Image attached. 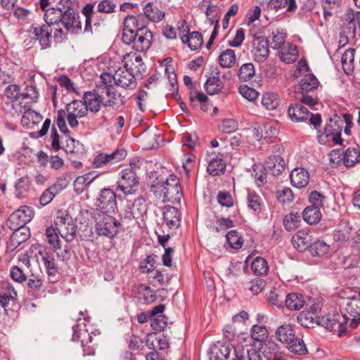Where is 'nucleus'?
I'll return each mask as SVG.
<instances>
[{"instance_id":"obj_14","label":"nucleus","mask_w":360,"mask_h":360,"mask_svg":"<svg viewBox=\"0 0 360 360\" xmlns=\"http://www.w3.org/2000/svg\"><path fill=\"white\" fill-rule=\"evenodd\" d=\"M72 340L80 341L83 347L84 356L92 355L95 352L94 345H89L92 342L93 338L86 330H79L77 326H72Z\"/></svg>"},{"instance_id":"obj_17","label":"nucleus","mask_w":360,"mask_h":360,"mask_svg":"<svg viewBox=\"0 0 360 360\" xmlns=\"http://www.w3.org/2000/svg\"><path fill=\"white\" fill-rule=\"evenodd\" d=\"M115 193L110 188H103L101 190L97 201L98 202V206L101 209H107L108 212H115L117 208Z\"/></svg>"},{"instance_id":"obj_7","label":"nucleus","mask_w":360,"mask_h":360,"mask_svg":"<svg viewBox=\"0 0 360 360\" xmlns=\"http://www.w3.org/2000/svg\"><path fill=\"white\" fill-rule=\"evenodd\" d=\"M26 34L28 38L25 39L24 42H27V45L38 40L43 48L50 46L51 30L48 29V26L44 25L40 27L32 24L26 30Z\"/></svg>"},{"instance_id":"obj_63","label":"nucleus","mask_w":360,"mask_h":360,"mask_svg":"<svg viewBox=\"0 0 360 360\" xmlns=\"http://www.w3.org/2000/svg\"><path fill=\"white\" fill-rule=\"evenodd\" d=\"M136 103L140 110L146 111L148 103V92L144 90L140 91L136 96Z\"/></svg>"},{"instance_id":"obj_33","label":"nucleus","mask_w":360,"mask_h":360,"mask_svg":"<svg viewBox=\"0 0 360 360\" xmlns=\"http://www.w3.org/2000/svg\"><path fill=\"white\" fill-rule=\"evenodd\" d=\"M181 39L183 43H187L191 50L199 49L203 41L202 35L198 32H193L188 35L184 34L181 37Z\"/></svg>"},{"instance_id":"obj_12","label":"nucleus","mask_w":360,"mask_h":360,"mask_svg":"<svg viewBox=\"0 0 360 360\" xmlns=\"http://www.w3.org/2000/svg\"><path fill=\"white\" fill-rule=\"evenodd\" d=\"M112 79L116 85L124 89H134L136 86L135 77L127 68V65L118 68L113 75Z\"/></svg>"},{"instance_id":"obj_37","label":"nucleus","mask_w":360,"mask_h":360,"mask_svg":"<svg viewBox=\"0 0 360 360\" xmlns=\"http://www.w3.org/2000/svg\"><path fill=\"white\" fill-rule=\"evenodd\" d=\"M354 50L349 49L342 56L341 61L344 72L350 75L354 71Z\"/></svg>"},{"instance_id":"obj_26","label":"nucleus","mask_w":360,"mask_h":360,"mask_svg":"<svg viewBox=\"0 0 360 360\" xmlns=\"http://www.w3.org/2000/svg\"><path fill=\"white\" fill-rule=\"evenodd\" d=\"M288 115L293 122L306 121L309 117V110L300 103L291 104L288 108Z\"/></svg>"},{"instance_id":"obj_40","label":"nucleus","mask_w":360,"mask_h":360,"mask_svg":"<svg viewBox=\"0 0 360 360\" xmlns=\"http://www.w3.org/2000/svg\"><path fill=\"white\" fill-rule=\"evenodd\" d=\"M42 120V117L35 111L30 109L24 110V127L32 129Z\"/></svg>"},{"instance_id":"obj_59","label":"nucleus","mask_w":360,"mask_h":360,"mask_svg":"<svg viewBox=\"0 0 360 360\" xmlns=\"http://www.w3.org/2000/svg\"><path fill=\"white\" fill-rule=\"evenodd\" d=\"M326 197L316 191L311 192L309 195V200L311 204V207H318V208H321L323 206Z\"/></svg>"},{"instance_id":"obj_45","label":"nucleus","mask_w":360,"mask_h":360,"mask_svg":"<svg viewBox=\"0 0 360 360\" xmlns=\"http://www.w3.org/2000/svg\"><path fill=\"white\" fill-rule=\"evenodd\" d=\"M300 222V216L297 213L290 212L283 219L285 229L288 231H293L298 228Z\"/></svg>"},{"instance_id":"obj_18","label":"nucleus","mask_w":360,"mask_h":360,"mask_svg":"<svg viewBox=\"0 0 360 360\" xmlns=\"http://www.w3.org/2000/svg\"><path fill=\"white\" fill-rule=\"evenodd\" d=\"M286 167L285 161L279 155H271L266 160L264 170L267 174L276 176L283 173Z\"/></svg>"},{"instance_id":"obj_5","label":"nucleus","mask_w":360,"mask_h":360,"mask_svg":"<svg viewBox=\"0 0 360 360\" xmlns=\"http://www.w3.org/2000/svg\"><path fill=\"white\" fill-rule=\"evenodd\" d=\"M153 40L152 32L145 25H141L132 34V39L129 40L122 39L126 44H131L133 49L138 52H146L150 49Z\"/></svg>"},{"instance_id":"obj_56","label":"nucleus","mask_w":360,"mask_h":360,"mask_svg":"<svg viewBox=\"0 0 360 360\" xmlns=\"http://www.w3.org/2000/svg\"><path fill=\"white\" fill-rule=\"evenodd\" d=\"M131 205L133 210L136 211L137 217H139L147 212L146 200L143 197L136 198Z\"/></svg>"},{"instance_id":"obj_46","label":"nucleus","mask_w":360,"mask_h":360,"mask_svg":"<svg viewBox=\"0 0 360 360\" xmlns=\"http://www.w3.org/2000/svg\"><path fill=\"white\" fill-rule=\"evenodd\" d=\"M262 104L267 110H274L279 105V99L276 94L265 93L262 98Z\"/></svg>"},{"instance_id":"obj_53","label":"nucleus","mask_w":360,"mask_h":360,"mask_svg":"<svg viewBox=\"0 0 360 360\" xmlns=\"http://www.w3.org/2000/svg\"><path fill=\"white\" fill-rule=\"evenodd\" d=\"M95 179L91 176V174H86L84 176H78L74 181V188L77 193H82L84 187L89 185L91 182Z\"/></svg>"},{"instance_id":"obj_4","label":"nucleus","mask_w":360,"mask_h":360,"mask_svg":"<svg viewBox=\"0 0 360 360\" xmlns=\"http://www.w3.org/2000/svg\"><path fill=\"white\" fill-rule=\"evenodd\" d=\"M64 3L63 6V11L62 13L61 21L60 24L64 28L72 33L78 32L82 30V23L79 20L78 12L72 7L71 0H63Z\"/></svg>"},{"instance_id":"obj_47","label":"nucleus","mask_w":360,"mask_h":360,"mask_svg":"<svg viewBox=\"0 0 360 360\" xmlns=\"http://www.w3.org/2000/svg\"><path fill=\"white\" fill-rule=\"evenodd\" d=\"M59 191L60 188L56 184H53L49 188L46 189L39 198L40 204L43 206L48 205L51 202L56 195L58 193Z\"/></svg>"},{"instance_id":"obj_16","label":"nucleus","mask_w":360,"mask_h":360,"mask_svg":"<svg viewBox=\"0 0 360 360\" xmlns=\"http://www.w3.org/2000/svg\"><path fill=\"white\" fill-rule=\"evenodd\" d=\"M104 95L99 92L98 86L94 91L85 92L83 96L84 103L87 110L97 112L100 110L101 105H103Z\"/></svg>"},{"instance_id":"obj_48","label":"nucleus","mask_w":360,"mask_h":360,"mask_svg":"<svg viewBox=\"0 0 360 360\" xmlns=\"http://www.w3.org/2000/svg\"><path fill=\"white\" fill-rule=\"evenodd\" d=\"M226 238L230 247L236 250L240 249L243 244V238L235 230L229 231L226 235Z\"/></svg>"},{"instance_id":"obj_61","label":"nucleus","mask_w":360,"mask_h":360,"mask_svg":"<svg viewBox=\"0 0 360 360\" xmlns=\"http://www.w3.org/2000/svg\"><path fill=\"white\" fill-rule=\"evenodd\" d=\"M165 319L166 318L162 315L151 317L150 326L156 331H161L167 325Z\"/></svg>"},{"instance_id":"obj_42","label":"nucleus","mask_w":360,"mask_h":360,"mask_svg":"<svg viewBox=\"0 0 360 360\" xmlns=\"http://www.w3.org/2000/svg\"><path fill=\"white\" fill-rule=\"evenodd\" d=\"M319 84V81L316 78V77L313 75L309 74L304 75L300 79V88L302 89V93L312 91L317 88Z\"/></svg>"},{"instance_id":"obj_13","label":"nucleus","mask_w":360,"mask_h":360,"mask_svg":"<svg viewBox=\"0 0 360 360\" xmlns=\"http://www.w3.org/2000/svg\"><path fill=\"white\" fill-rule=\"evenodd\" d=\"M127 154L124 149H117L111 153H100L94 158V165L95 167L113 165L124 159Z\"/></svg>"},{"instance_id":"obj_27","label":"nucleus","mask_w":360,"mask_h":360,"mask_svg":"<svg viewBox=\"0 0 360 360\" xmlns=\"http://www.w3.org/2000/svg\"><path fill=\"white\" fill-rule=\"evenodd\" d=\"M41 255L42 261L44 262L47 274L49 276V279L52 283L56 281V276L58 274V268L56 264L54 257L47 252L42 254L40 251L39 252Z\"/></svg>"},{"instance_id":"obj_9","label":"nucleus","mask_w":360,"mask_h":360,"mask_svg":"<svg viewBox=\"0 0 360 360\" xmlns=\"http://www.w3.org/2000/svg\"><path fill=\"white\" fill-rule=\"evenodd\" d=\"M5 94L11 100L10 112L13 116L20 117L22 112V94L20 86L17 84H10L6 89Z\"/></svg>"},{"instance_id":"obj_55","label":"nucleus","mask_w":360,"mask_h":360,"mask_svg":"<svg viewBox=\"0 0 360 360\" xmlns=\"http://www.w3.org/2000/svg\"><path fill=\"white\" fill-rule=\"evenodd\" d=\"M262 200L255 192H249L248 195V207L255 212H259L262 207Z\"/></svg>"},{"instance_id":"obj_50","label":"nucleus","mask_w":360,"mask_h":360,"mask_svg":"<svg viewBox=\"0 0 360 360\" xmlns=\"http://www.w3.org/2000/svg\"><path fill=\"white\" fill-rule=\"evenodd\" d=\"M271 41L270 42L271 46L274 49H280L284 44L286 34L278 29L272 31L271 34Z\"/></svg>"},{"instance_id":"obj_34","label":"nucleus","mask_w":360,"mask_h":360,"mask_svg":"<svg viewBox=\"0 0 360 360\" xmlns=\"http://www.w3.org/2000/svg\"><path fill=\"white\" fill-rule=\"evenodd\" d=\"M231 353L229 346H214L210 349L209 356L210 360H226Z\"/></svg>"},{"instance_id":"obj_28","label":"nucleus","mask_w":360,"mask_h":360,"mask_svg":"<svg viewBox=\"0 0 360 360\" xmlns=\"http://www.w3.org/2000/svg\"><path fill=\"white\" fill-rule=\"evenodd\" d=\"M99 92L104 95L103 106L105 107H118V98L117 94L112 91L110 85L98 86Z\"/></svg>"},{"instance_id":"obj_38","label":"nucleus","mask_w":360,"mask_h":360,"mask_svg":"<svg viewBox=\"0 0 360 360\" xmlns=\"http://www.w3.org/2000/svg\"><path fill=\"white\" fill-rule=\"evenodd\" d=\"M46 237L50 246L54 252L61 249L60 241L59 240V233L56 227L49 226L46 229Z\"/></svg>"},{"instance_id":"obj_21","label":"nucleus","mask_w":360,"mask_h":360,"mask_svg":"<svg viewBox=\"0 0 360 360\" xmlns=\"http://www.w3.org/2000/svg\"><path fill=\"white\" fill-rule=\"evenodd\" d=\"M181 212L173 206L167 205L164 208L163 219L169 229H176L180 226Z\"/></svg>"},{"instance_id":"obj_54","label":"nucleus","mask_w":360,"mask_h":360,"mask_svg":"<svg viewBox=\"0 0 360 360\" xmlns=\"http://www.w3.org/2000/svg\"><path fill=\"white\" fill-rule=\"evenodd\" d=\"M255 75V67L252 63L243 64L238 72V77L241 81L250 80Z\"/></svg>"},{"instance_id":"obj_58","label":"nucleus","mask_w":360,"mask_h":360,"mask_svg":"<svg viewBox=\"0 0 360 360\" xmlns=\"http://www.w3.org/2000/svg\"><path fill=\"white\" fill-rule=\"evenodd\" d=\"M264 167L261 165H254L252 175L255 178L259 186L266 182V172H264Z\"/></svg>"},{"instance_id":"obj_23","label":"nucleus","mask_w":360,"mask_h":360,"mask_svg":"<svg viewBox=\"0 0 360 360\" xmlns=\"http://www.w3.org/2000/svg\"><path fill=\"white\" fill-rule=\"evenodd\" d=\"M290 177L292 185L297 188H304L309 184V174L302 167L292 169Z\"/></svg>"},{"instance_id":"obj_11","label":"nucleus","mask_w":360,"mask_h":360,"mask_svg":"<svg viewBox=\"0 0 360 360\" xmlns=\"http://www.w3.org/2000/svg\"><path fill=\"white\" fill-rule=\"evenodd\" d=\"M340 150L335 149L330 153V162L334 164H338L340 161L347 167L354 166L357 162L360 156L359 152L354 148H348L342 154L343 157L340 158Z\"/></svg>"},{"instance_id":"obj_10","label":"nucleus","mask_w":360,"mask_h":360,"mask_svg":"<svg viewBox=\"0 0 360 360\" xmlns=\"http://www.w3.org/2000/svg\"><path fill=\"white\" fill-rule=\"evenodd\" d=\"M343 318L351 328L358 327L360 324V299H352L347 302Z\"/></svg>"},{"instance_id":"obj_36","label":"nucleus","mask_w":360,"mask_h":360,"mask_svg":"<svg viewBox=\"0 0 360 360\" xmlns=\"http://www.w3.org/2000/svg\"><path fill=\"white\" fill-rule=\"evenodd\" d=\"M20 207L8 217L7 225L11 230L20 231L22 229V210Z\"/></svg>"},{"instance_id":"obj_1","label":"nucleus","mask_w":360,"mask_h":360,"mask_svg":"<svg viewBox=\"0 0 360 360\" xmlns=\"http://www.w3.org/2000/svg\"><path fill=\"white\" fill-rule=\"evenodd\" d=\"M151 191L155 194L163 197L164 201L179 202L181 197L180 181L175 175H169L165 181L154 182L151 186Z\"/></svg>"},{"instance_id":"obj_2","label":"nucleus","mask_w":360,"mask_h":360,"mask_svg":"<svg viewBox=\"0 0 360 360\" xmlns=\"http://www.w3.org/2000/svg\"><path fill=\"white\" fill-rule=\"evenodd\" d=\"M276 337L278 341L285 344L291 352L304 355L308 353V349L304 340L295 336V332L290 324H284L279 326L276 332Z\"/></svg>"},{"instance_id":"obj_29","label":"nucleus","mask_w":360,"mask_h":360,"mask_svg":"<svg viewBox=\"0 0 360 360\" xmlns=\"http://www.w3.org/2000/svg\"><path fill=\"white\" fill-rule=\"evenodd\" d=\"M305 300L302 294L292 292L285 299V304L290 310H299L304 307Z\"/></svg>"},{"instance_id":"obj_25","label":"nucleus","mask_w":360,"mask_h":360,"mask_svg":"<svg viewBox=\"0 0 360 360\" xmlns=\"http://www.w3.org/2000/svg\"><path fill=\"white\" fill-rule=\"evenodd\" d=\"M329 123L326 124L324 133L326 138H331L335 144L342 145L343 139L341 138V129L338 124V120L333 118L328 119Z\"/></svg>"},{"instance_id":"obj_31","label":"nucleus","mask_w":360,"mask_h":360,"mask_svg":"<svg viewBox=\"0 0 360 360\" xmlns=\"http://www.w3.org/2000/svg\"><path fill=\"white\" fill-rule=\"evenodd\" d=\"M205 88L207 94L214 95L221 91L223 88L222 82L219 79V72L217 71L212 77H209L205 84Z\"/></svg>"},{"instance_id":"obj_32","label":"nucleus","mask_w":360,"mask_h":360,"mask_svg":"<svg viewBox=\"0 0 360 360\" xmlns=\"http://www.w3.org/2000/svg\"><path fill=\"white\" fill-rule=\"evenodd\" d=\"M303 219L309 224H316L321 219V212L318 207L308 206L302 212Z\"/></svg>"},{"instance_id":"obj_19","label":"nucleus","mask_w":360,"mask_h":360,"mask_svg":"<svg viewBox=\"0 0 360 360\" xmlns=\"http://www.w3.org/2000/svg\"><path fill=\"white\" fill-rule=\"evenodd\" d=\"M253 42V53L256 61L261 63L264 61L269 56V41L264 37H255Z\"/></svg>"},{"instance_id":"obj_49","label":"nucleus","mask_w":360,"mask_h":360,"mask_svg":"<svg viewBox=\"0 0 360 360\" xmlns=\"http://www.w3.org/2000/svg\"><path fill=\"white\" fill-rule=\"evenodd\" d=\"M252 271L258 275H265L268 272L269 266L266 261L259 257L254 259L251 264Z\"/></svg>"},{"instance_id":"obj_30","label":"nucleus","mask_w":360,"mask_h":360,"mask_svg":"<svg viewBox=\"0 0 360 360\" xmlns=\"http://www.w3.org/2000/svg\"><path fill=\"white\" fill-rule=\"evenodd\" d=\"M147 18L151 22H160L165 17V13L159 10L153 3L148 2L143 7V17Z\"/></svg>"},{"instance_id":"obj_64","label":"nucleus","mask_w":360,"mask_h":360,"mask_svg":"<svg viewBox=\"0 0 360 360\" xmlns=\"http://www.w3.org/2000/svg\"><path fill=\"white\" fill-rule=\"evenodd\" d=\"M278 200L282 202H290L293 200L294 195L290 188H284L276 192Z\"/></svg>"},{"instance_id":"obj_15","label":"nucleus","mask_w":360,"mask_h":360,"mask_svg":"<svg viewBox=\"0 0 360 360\" xmlns=\"http://www.w3.org/2000/svg\"><path fill=\"white\" fill-rule=\"evenodd\" d=\"M143 20V15L141 14L137 16L127 15L124 20L122 39L129 40L132 39V34L140 29L141 25H144Z\"/></svg>"},{"instance_id":"obj_44","label":"nucleus","mask_w":360,"mask_h":360,"mask_svg":"<svg viewBox=\"0 0 360 360\" xmlns=\"http://www.w3.org/2000/svg\"><path fill=\"white\" fill-rule=\"evenodd\" d=\"M252 338L257 342H264L269 337L267 328L264 326L254 325L250 331Z\"/></svg>"},{"instance_id":"obj_60","label":"nucleus","mask_w":360,"mask_h":360,"mask_svg":"<svg viewBox=\"0 0 360 360\" xmlns=\"http://www.w3.org/2000/svg\"><path fill=\"white\" fill-rule=\"evenodd\" d=\"M266 286V281L262 278H255L250 281L249 290L254 294L261 292Z\"/></svg>"},{"instance_id":"obj_57","label":"nucleus","mask_w":360,"mask_h":360,"mask_svg":"<svg viewBox=\"0 0 360 360\" xmlns=\"http://www.w3.org/2000/svg\"><path fill=\"white\" fill-rule=\"evenodd\" d=\"M18 294L14 288L9 290L8 292L0 293V305L5 308L10 302H15L17 299Z\"/></svg>"},{"instance_id":"obj_52","label":"nucleus","mask_w":360,"mask_h":360,"mask_svg":"<svg viewBox=\"0 0 360 360\" xmlns=\"http://www.w3.org/2000/svg\"><path fill=\"white\" fill-rule=\"evenodd\" d=\"M234 226V223L232 219L229 218L221 217L217 219L215 224H211L210 228L215 233H219L221 231L232 228Z\"/></svg>"},{"instance_id":"obj_8","label":"nucleus","mask_w":360,"mask_h":360,"mask_svg":"<svg viewBox=\"0 0 360 360\" xmlns=\"http://www.w3.org/2000/svg\"><path fill=\"white\" fill-rule=\"evenodd\" d=\"M121 178L117 181V188L125 195L132 194L138 189L139 180L132 168L122 170Z\"/></svg>"},{"instance_id":"obj_6","label":"nucleus","mask_w":360,"mask_h":360,"mask_svg":"<svg viewBox=\"0 0 360 360\" xmlns=\"http://www.w3.org/2000/svg\"><path fill=\"white\" fill-rule=\"evenodd\" d=\"M120 223L113 217L101 212L96 218V230L100 236L113 238L118 232Z\"/></svg>"},{"instance_id":"obj_35","label":"nucleus","mask_w":360,"mask_h":360,"mask_svg":"<svg viewBox=\"0 0 360 360\" xmlns=\"http://www.w3.org/2000/svg\"><path fill=\"white\" fill-rule=\"evenodd\" d=\"M67 112L78 117H83L86 115L88 110L82 101L74 100L67 105Z\"/></svg>"},{"instance_id":"obj_41","label":"nucleus","mask_w":360,"mask_h":360,"mask_svg":"<svg viewBox=\"0 0 360 360\" xmlns=\"http://www.w3.org/2000/svg\"><path fill=\"white\" fill-rule=\"evenodd\" d=\"M309 250L314 257H321L328 252L329 245L323 240H317L311 243Z\"/></svg>"},{"instance_id":"obj_24","label":"nucleus","mask_w":360,"mask_h":360,"mask_svg":"<svg viewBox=\"0 0 360 360\" xmlns=\"http://www.w3.org/2000/svg\"><path fill=\"white\" fill-rule=\"evenodd\" d=\"M292 243L295 248L299 251L309 250L311 243V236L308 231L300 230L293 236Z\"/></svg>"},{"instance_id":"obj_20","label":"nucleus","mask_w":360,"mask_h":360,"mask_svg":"<svg viewBox=\"0 0 360 360\" xmlns=\"http://www.w3.org/2000/svg\"><path fill=\"white\" fill-rule=\"evenodd\" d=\"M63 0H60L56 6L51 7L45 11L44 19L47 24L46 26H48V28L51 25H60V22L62 19V13L63 11Z\"/></svg>"},{"instance_id":"obj_3","label":"nucleus","mask_w":360,"mask_h":360,"mask_svg":"<svg viewBox=\"0 0 360 360\" xmlns=\"http://www.w3.org/2000/svg\"><path fill=\"white\" fill-rule=\"evenodd\" d=\"M55 225L60 237L67 242H71L76 238L77 225L67 211L58 212Z\"/></svg>"},{"instance_id":"obj_62","label":"nucleus","mask_w":360,"mask_h":360,"mask_svg":"<svg viewBox=\"0 0 360 360\" xmlns=\"http://www.w3.org/2000/svg\"><path fill=\"white\" fill-rule=\"evenodd\" d=\"M218 202L224 207H231L233 205V200L231 195L226 191L219 192L217 195Z\"/></svg>"},{"instance_id":"obj_43","label":"nucleus","mask_w":360,"mask_h":360,"mask_svg":"<svg viewBox=\"0 0 360 360\" xmlns=\"http://www.w3.org/2000/svg\"><path fill=\"white\" fill-rule=\"evenodd\" d=\"M226 169V164L221 158H213L210 161L207 170L212 176H217Z\"/></svg>"},{"instance_id":"obj_51","label":"nucleus","mask_w":360,"mask_h":360,"mask_svg":"<svg viewBox=\"0 0 360 360\" xmlns=\"http://www.w3.org/2000/svg\"><path fill=\"white\" fill-rule=\"evenodd\" d=\"M315 319V314L309 311H303L297 317V321L304 328L312 327Z\"/></svg>"},{"instance_id":"obj_22","label":"nucleus","mask_w":360,"mask_h":360,"mask_svg":"<svg viewBox=\"0 0 360 360\" xmlns=\"http://www.w3.org/2000/svg\"><path fill=\"white\" fill-rule=\"evenodd\" d=\"M234 355L240 360H263L260 351L238 345L233 347Z\"/></svg>"},{"instance_id":"obj_39","label":"nucleus","mask_w":360,"mask_h":360,"mask_svg":"<svg viewBox=\"0 0 360 360\" xmlns=\"http://www.w3.org/2000/svg\"><path fill=\"white\" fill-rule=\"evenodd\" d=\"M219 63L222 68L233 67L236 63L235 51L230 49L224 51L219 56Z\"/></svg>"}]
</instances>
